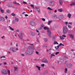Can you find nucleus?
<instances>
[{"label":"nucleus","instance_id":"obj_1","mask_svg":"<svg viewBox=\"0 0 75 75\" xmlns=\"http://www.w3.org/2000/svg\"><path fill=\"white\" fill-rule=\"evenodd\" d=\"M68 29L67 27H66V26H64L63 27V33L64 34H65L67 33L68 32Z\"/></svg>","mask_w":75,"mask_h":75},{"label":"nucleus","instance_id":"obj_2","mask_svg":"<svg viewBox=\"0 0 75 75\" xmlns=\"http://www.w3.org/2000/svg\"><path fill=\"white\" fill-rule=\"evenodd\" d=\"M26 54H29V55H31L33 53V51H31V50L30 48H28L27 50V51L25 52Z\"/></svg>","mask_w":75,"mask_h":75},{"label":"nucleus","instance_id":"obj_3","mask_svg":"<svg viewBox=\"0 0 75 75\" xmlns=\"http://www.w3.org/2000/svg\"><path fill=\"white\" fill-rule=\"evenodd\" d=\"M1 73L2 74H4V75H7L8 73V71L6 69H3L1 70Z\"/></svg>","mask_w":75,"mask_h":75},{"label":"nucleus","instance_id":"obj_4","mask_svg":"<svg viewBox=\"0 0 75 75\" xmlns=\"http://www.w3.org/2000/svg\"><path fill=\"white\" fill-rule=\"evenodd\" d=\"M10 50L12 51L13 52H16L18 50V48L12 47L10 48Z\"/></svg>","mask_w":75,"mask_h":75},{"label":"nucleus","instance_id":"obj_5","mask_svg":"<svg viewBox=\"0 0 75 75\" xmlns=\"http://www.w3.org/2000/svg\"><path fill=\"white\" fill-rule=\"evenodd\" d=\"M30 24L32 26H35V25H37L36 22L33 21H30Z\"/></svg>","mask_w":75,"mask_h":75},{"label":"nucleus","instance_id":"obj_6","mask_svg":"<svg viewBox=\"0 0 75 75\" xmlns=\"http://www.w3.org/2000/svg\"><path fill=\"white\" fill-rule=\"evenodd\" d=\"M64 18V16L63 15H60L58 17V18L59 20H61L63 18Z\"/></svg>","mask_w":75,"mask_h":75},{"label":"nucleus","instance_id":"obj_7","mask_svg":"<svg viewBox=\"0 0 75 75\" xmlns=\"http://www.w3.org/2000/svg\"><path fill=\"white\" fill-rule=\"evenodd\" d=\"M42 62H43L44 63H46V64H47L48 63V61L47 59L45 58L42 59Z\"/></svg>","mask_w":75,"mask_h":75},{"label":"nucleus","instance_id":"obj_8","mask_svg":"<svg viewBox=\"0 0 75 75\" xmlns=\"http://www.w3.org/2000/svg\"><path fill=\"white\" fill-rule=\"evenodd\" d=\"M55 5V2H54V1H50L49 3V6H54V5Z\"/></svg>","mask_w":75,"mask_h":75},{"label":"nucleus","instance_id":"obj_9","mask_svg":"<svg viewBox=\"0 0 75 75\" xmlns=\"http://www.w3.org/2000/svg\"><path fill=\"white\" fill-rule=\"evenodd\" d=\"M18 36L19 37V38L21 40H23V33H21L20 35H18Z\"/></svg>","mask_w":75,"mask_h":75},{"label":"nucleus","instance_id":"obj_10","mask_svg":"<svg viewBox=\"0 0 75 75\" xmlns=\"http://www.w3.org/2000/svg\"><path fill=\"white\" fill-rule=\"evenodd\" d=\"M69 36L71 39H74V37L73 34H69Z\"/></svg>","mask_w":75,"mask_h":75},{"label":"nucleus","instance_id":"obj_11","mask_svg":"<svg viewBox=\"0 0 75 75\" xmlns=\"http://www.w3.org/2000/svg\"><path fill=\"white\" fill-rule=\"evenodd\" d=\"M30 34L32 36H35V33L34 32L32 31L30 32Z\"/></svg>","mask_w":75,"mask_h":75},{"label":"nucleus","instance_id":"obj_12","mask_svg":"<svg viewBox=\"0 0 75 75\" xmlns=\"http://www.w3.org/2000/svg\"><path fill=\"white\" fill-rule=\"evenodd\" d=\"M35 8H36V9H37V11H38V13L40 14V8H39L36 7H35Z\"/></svg>","mask_w":75,"mask_h":75},{"label":"nucleus","instance_id":"obj_13","mask_svg":"<svg viewBox=\"0 0 75 75\" xmlns=\"http://www.w3.org/2000/svg\"><path fill=\"white\" fill-rule=\"evenodd\" d=\"M67 67L71 68L72 67V64H69L67 65Z\"/></svg>","mask_w":75,"mask_h":75},{"label":"nucleus","instance_id":"obj_14","mask_svg":"<svg viewBox=\"0 0 75 75\" xmlns=\"http://www.w3.org/2000/svg\"><path fill=\"white\" fill-rule=\"evenodd\" d=\"M35 67L36 68H38L39 71H40V68H41V67L40 66H39L38 65H36Z\"/></svg>","mask_w":75,"mask_h":75},{"label":"nucleus","instance_id":"obj_15","mask_svg":"<svg viewBox=\"0 0 75 75\" xmlns=\"http://www.w3.org/2000/svg\"><path fill=\"white\" fill-rule=\"evenodd\" d=\"M13 4H16V5H18V6H19L20 5V4L19 3L17 2L16 1H14L13 2Z\"/></svg>","mask_w":75,"mask_h":75},{"label":"nucleus","instance_id":"obj_16","mask_svg":"<svg viewBox=\"0 0 75 75\" xmlns=\"http://www.w3.org/2000/svg\"><path fill=\"white\" fill-rule=\"evenodd\" d=\"M52 21H48V22L47 23V24L48 25H50V24H51V23H52Z\"/></svg>","mask_w":75,"mask_h":75},{"label":"nucleus","instance_id":"obj_17","mask_svg":"<svg viewBox=\"0 0 75 75\" xmlns=\"http://www.w3.org/2000/svg\"><path fill=\"white\" fill-rule=\"evenodd\" d=\"M30 6H31V7H32V9H33V10H34L35 8H34V5L33 4H31Z\"/></svg>","mask_w":75,"mask_h":75},{"label":"nucleus","instance_id":"obj_18","mask_svg":"<svg viewBox=\"0 0 75 75\" xmlns=\"http://www.w3.org/2000/svg\"><path fill=\"white\" fill-rule=\"evenodd\" d=\"M58 10L60 12H63V11H64V10L62 9L61 8L59 9Z\"/></svg>","mask_w":75,"mask_h":75},{"label":"nucleus","instance_id":"obj_19","mask_svg":"<svg viewBox=\"0 0 75 75\" xmlns=\"http://www.w3.org/2000/svg\"><path fill=\"white\" fill-rule=\"evenodd\" d=\"M71 14L70 13H69L68 14L67 17L69 18H71Z\"/></svg>","mask_w":75,"mask_h":75},{"label":"nucleus","instance_id":"obj_20","mask_svg":"<svg viewBox=\"0 0 75 75\" xmlns=\"http://www.w3.org/2000/svg\"><path fill=\"white\" fill-rule=\"evenodd\" d=\"M47 33L48 35H50L51 34V31L49 30H47Z\"/></svg>","mask_w":75,"mask_h":75},{"label":"nucleus","instance_id":"obj_21","mask_svg":"<svg viewBox=\"0 0 75 75\" xmlns=\"http://www.w3.org/2000/svg\"><path fill=\"white\" fill-rule=\"evenodd\" d=\"M29 48H32V49H33V50H34V46H29L28 47Z\"/></svg>","mask_w":75,"mask_h":75},{"label":"nucleus","instance_id":"obj_22","mask_svg":"<svg viewBox=\"0 0 75 75\" xmlns=\"http://www.w3.org/2000/svg\"><path fill=\"white\" fill-rule=\"evenodd\" d=\"M9 27L10 28L11 30L12 31H13V30H14V28L11 27V26H9Z\"/></svg>","mask_w":75,"mask_h":75},{"label":"nucleus","instance_id":"obj_23","mask_svg":"<svg viewBox=\"0 0 75 75\" xmlns=\"http://www.w3.org/2000/svg\"><path fill=\"white\" fill-rule=\"evenodd\" d=\"M43 39L45 42H47V41H48V39H47V38H44Z\"/></svg>","mask_w":75,"mask_h":75},{"label":"nucleus","instance_id":"obj_24","mask_svg":"<svg viewBox=\"0 0 75 75\" xmlns=\"http://www.w3.org/2000/svg\"><path fill=\"white\" fill-rule=\"evenodd\" d=\"M74 5H75V2H72L71 3V4H70V6H71Z\"/></svg>","mask_w":75,"mask_h":75},{"label":"nucleus","instance_id":"obj_25","mask_svg":"<svg viewBox=\"0 0 75 75\" xmlns=\"http://www.w3.org/2000/svg\"><path fill=\"white\" fill-rule=\"evenodd\" d=\"M1 18H2V21L3 22H4V21H5V19L4 18L1 17Z\"/></svg>","mask_w":75,"mask_h":75},{"label":"nucleus","instance_id":"obj_26","mask_svg":"<svg viewBox=\"0 0 75 75\" xmlns=\"http://www.w3.org/2000/svg\"><path fill=\"white\" fill-rule=\"evenodd\" d=\"M45 30H49V28L48 27H45L43 28Z\"/></svg>","mask_w":75,"mask_h":75},{"label":"nucleus","instance_id":"obj_27","mask_svg":"<svg viewBox=\"0 0 75 75\" xmlns=\"http://www.w3.org/2000/svg\"><path fill=\"white\" fill-rule=\"evenodd\" d=\"M6 13H9V14H10V13H11V12L10 11V10L8 9L6 10Z\"/></svg>","mask_w":75,"mask_h":75},{"label":"nucleus","instance_id":"obj_28","mask_svg":"<svg viewBox=\"0 0 75 75\" xmlns=\"http://www.w3.org/2000/svg\"><path fill=\"white\" fill-rule=\"evenodd\" d=\"M14 70L15 71H17V69L18 68H17V67H14Z\"/></svg>","mask_w":75,"mask_h":75},{"label":"nucleus","instance_id":"obj_29","mask_svg":"<svg viewBox=\"0 0 75 75\" xmlns=\"http://www.w3.org/2000/svg\"><path fill=\"white\" fill-rule=\"evenodd\" d=\"M41 27L40 28V30H41V29H42V28L44 27V25H43V24H41Z\"/></svg>","mask_w":75,"mask_h":75},{"label":"nucleus","instance_id":"obj_30","mask_svg":"<svg viewBox=\"0 0 75 75\" xmlns=\"http://www.w3.org/2000/svg\"><path fill=\"white\" fill-rule=\"evenodd\" d=\"M1 13H3L4 12V10L1 9Z\"/></svg>","mask_w":75,"mask_h":75},{"label":"nucleus","instance_id":"obj_31","mask_svg":"<svg viewBox=\"0 0 75 75\" xmlns=\"http://www.w3.org/2000/svg\"><path fill=\"white\" fill-rule=\"evenodd\" d=\"M68 27L69 28H72V26L68 25Z\"/></svg>","mask_w":75,"mask_h":75},{"label":"nucleus","instance_id":"obj_32","mask_svg":"<svg viewBox=\"0 0 75 75\" xmlns=\"http://www.w3.org/2000/svg\"><path fill=\"white\" fill-rule=\"evenodd\" d=\"M59 1V3L60 4H61V5H62V4L63 3H62V0H60Z\"/></svg>","mask_w":75,"mask_h":75},{"label":"nucleus","instance_id":"obj_33","mask_svg":"<svg viewBox=\"0 0 75 75\" xmlns=\"http://www.w3.org/2000/svg\"><path fill=\"white\" fill-rule=\"evenodd\" d=\"M59 46L57 45V46H56L55 47V48L57 50V49H58L59 48Z\"/></svg>","mask_w":75,"mask_h":75},{"label":"nucleus","instance_id":"obj_34","mask_svg":"<svg viewBox=\"0 0 75 75\" xmlns=\"http://www.w3.org/2000/svg\"><path fill=\"white\" fill-rule=\"evenodd\" d=\"M64 46V44H63L62 43H60L59 44V46H60H60Z\"/></svg>","mask_w":75,"mask_h":75},{"label":"nucleus","instance_id":"obj_35","mask_svg":"<svg viewBox=\"0 0 75 75\" xmlns=\"http://www.w3.org/2000/svg\"><path fill=\"white\" fill-rule=\"evenodd\" d=\"M15 21H16V22H18L19 21L18 19L17 18H15Z\"/></svg>","mask_w":75,"mask_h":75},{"label":"nucleus","instance_id":"obj_36","mask_svg":"<svg viewBox=\"0 0 75 75\" xmlns=\"http://www.w3.org/2000/svg\"><path fill=\"white\" fill-rule=\"evenodd\" d=\"M67 71H68V69H67V68H66L64 71L65 73H67Z\"/></svg>","mask_w":75,"mask_h":75},{"label":"nucleus","instance_id":"obj_37","mask_svg":"<svg viewBox=\"0 0 75 75\" xmlns=\"http://www.w3.org/2000/svg\"><path fill=\"white\" fill-rule=\"evenodd\" d=\"M55 54H52L50 56V58H52V57H55Z\"/></svg>","mask_w":75,"mask_h":75},{"label":"nucleus","instance_id":"obj_38","mask_svg":"<svg viewBox=\"0 0 75 75\" xmlns=\"http://www.w3.org/2000/svg\"><path fill=\"white\" fill-rule=\"evenodd\" d=\"M54 44H57V45H58V43L57 42H54Z\"/></svg>","mask_w":75,"mask_h":75},{"label":"nucleus","instance_id":"obj_39","mask_svg":"<svg viewBox=\"0 0 75 75\" xmlns=\"http://www.w3.org/2000/svg\"><path fill=\"white\" fill-rule=\"evenodd\" d=\"M60 38L61 39V40H64V38L63 37H62L60 36Z\"/></svg>","mask_w":75,"mask_h":75},{"label":"nucleus","instance_id":"obj_40","mask_svg":"<svg viewBox=\"0 0 75 75\" xmlns=\"http://www.w3.org/2000/svg\"><path fill=\"white\" fill-rule=\"evenodd\" d=\"M45 74H48V70H45Z\"/></svg>","mask_w":75,"mask_h":75},{"label":"nucleus","instance_id":"obj_41","mask_svg":"<svg viewBox=\"0 0 75 75\" xmlns=\"http://www.w3.org/2000/svg\"><path fill=\"white\" fill-rule=\"evenodd\" d=\"M48 9H49V10H53V9L51 8L50 7H48L47 8Z\"/></svg>","mask_w":75,"mask_h":75},{"label":"nucleus","instance_id":"obj_42","mask_svg":"<svg viewBox=\"0 0 75 75\" xmlns=\"http://www.w3.org/2000/svg\"><path fill=\"white\" fill-rule=\"evenodd\" d=\"M11 16H15L16 14H14V13H12L11 14Z\"/></svg>","mask_w":75,"mask_h":75},{"label":"nucleus","instance_id":"obj_43","mask_svg":"<svg viewBox=\"0 0 75 75\" xmlns=\"http://www.w3.org/2000/svg\"><path fill=\"white\" fill-rule=\"evenodd\" d=\"M8 75H10V70H8Z\"/></svg>","mask_w":75,"mask_h":75},{"label":"nucleus","instance_id":"obj_44","mask_svg":"<svg viewBox=\"0 0 75 75\" xmlns=\"http://www.w3.org/2000/svg\"><path fill=\"white\" fill-rule=\"evenodd\" d=\"M42 20L43 21H44V22H45V19L44 18H42Z\"/></svg>","mask_w":75,"mask_h":75},{"label":"nucleus","instance_id":"obj_45","mask_svg":"<svg viewBox=\"0 0 75 75\" xmlns=\"http://www.w3.org/2000/svg\"><path fill=\"white\" fill-rule=\"evenodd\" d=\"M64 58L65 59H68V57H67L66 56H65L64 57Z\"/></svg>","mask_w":75,"mask_h":75},{"label":"nucleus","instance_id":"obj_46","mask_svg":"<svg viewBox=\"0 0 75 75\" xmlns=\"http://www.w3.org/2000/svg\"><path fill=\"white\" fill-rule=\"evenodd\" d=\"M41 66L42 67H44L45 66V64H42L41 65Z\"/></svg>","mask_w":75,"mask_h":75},{"label":"nucleus","instance_id":"obj_47","mask_svg":"<svg viewBox=\"0 0 75 75\" xmlns=\"http://www.w3.org/2000/svg\"><path fill=\"white\" fill-rule=\"evenodd\" d=\"M48 13H49V14H52V12H51V11H48Z\"/></svg>","mask_w":75,"mask_h":75},{"label":"nucleus","instance_id":"obj_48","mask_svg":"<svg viewBox=\"0 0 75 75\" xmlns=\"http://www.w3.org/2000/svg\"><path fill=\"white\" fill-rule=\"evenodd\" d=\"M56 37L57 36L55 35L52 37V38H53L54 39H55V38H56Z\"/></svg>","mask_w":75,"mask_h":75},{"label":"nucleus","instance_id":"obj_49","mask_svg":"<svg viewBox=\"0 0 75 75\" xmlns=\"http://www.w3.org/2000/svg\"><path fill=\"white\" fill-rule=\"evenodd\" d=\"M5 58L6 57H5V56H2L0 57V58Z\"/></svg>","mask_w":75,"mask_h":75},{"label":"nucleus","instance_id":"obj_50","mask_svg":"<svg viewBox=\"0 0 75 75\" xmlns=\"http://www.w3.org/2000/svg\"><path fill=\"white\" fill-rule=\"evenodd\" d=\"M59 52H56L55 54V55H57V54H59Z\"/></svg>","mask_w":75,"mask_h":75},{"label":"nucleus","instance_id":"obj_51","mask_svg":"<svg viewBox=\"0 0 75 75\" xmlns=\"http://www.w3.org/2000/svg\"><path fill=\"white\" fill-rule=\"evenodd\" d=\"M54 18H56V19L57 18V16L55 15L54 16Z\"/></svg>","mask_w":75,"mask_h":75},{"label":"nucleus","instance_id":"obj_52","mask_svg":"<svg viewBox=\"0 0 75 75\" xmlns=\"http://www.w3.org/2000/svg\"><path fill=\"white\" fill-rule=\"evenodd\" d=\"M62 37H63L65 38L66 37V35H62Z\"/></svg>","mask_w":75,"mask_h":75},{"label":"nucleus","instance_id":"obj_53","mask_svg":"<svg viewBox=\"0 0 75 75\" xmlns=\"http://www.w3.org/2000/svg\"><path fill=\"white\" fill-rule=\"evenodd\" d=\"M16 23V21H13L12 23L13 24H14V23Z\"/></svg>","mask_w":75,"mask_h":75},{"label":"nucleus","instance_id":"obj_54","mask_svg":"<svg viewBox=\"0 0 75 75\" xmlns=\"http://www.w3.org/2000/svg\"><path fill=\"white\" fill-rule=\"evenodd\" d=\"M23 4H27V2H25V1H23Z\"/></svg>","mask_w":75,"mask_h":75},{"label":"nucleus","instance_id":"obj_55","mask_svg":"<svg viewBox=\"0 0 75 75\" xmlns=\"http://www.w3.org/2000/svg\"><path fill=\"white\" fill-rule=\"evenodd\" d=\"M21 56L22 57H24V56H25V55H24V54H21Z\"/></svg>","mask_w":75,"mask_h":75},{"label":"nucleus","instance_id":"obj_56","mask_svg":"<svg viewBox=\"0 0 75 75\" xmlns=\"http://www.w3.org/2000/svg\"><path fill=\"white\" fill-rule=\"evenodd\" d=\"M36 54H37L38 55V54H39V52H38V51H36Z\"/></svg>","mask_w":75,"mask_h":75},{"label":"nucleus","instance_id":"obj_57","mask_svg":"<svg viewBox=\"0 0 75 75\" xmlns=\"http://www.w3.org/2000/svg\"><path fill=\"white\" fill-rule=\"evenodd\" d=\"M36 41L37 42H40V41H39V40H38V39H37Z\"/></svg>","mask_w":75,"mask_h":75},{"label":"nucleus","instance_id":"obj_58","mask_svg":"<svg viewBox=\"0 0 75 75\" xmlns=\"http://www.w3.org/2000/svg\"><path fill=\"white\" fill-rule=\"evenodd\" d=\"M5 18L6 20H7V18H8V17H7V16H6L5 17Z\"/></svg>","mask_w":75,"mask_h":75},{"label":"nucleus","instance_id":"obj_59","mask_svg":"<svg viewBox=\"0 0 75 75\" xmlns=\"http://www.w3.org/2000/svg\"><path fill=\"white\" fill-rule=\"evenodd\" d=\"M67 61H66L65 62V64H66V65H67Z\"/></svg>","mask_w":75,"mask_h":75},{"label":"nucleus","instance_id":"obj_60","mask_svg":"<svg viewBox=\"0 0 75 75\" xmlns=\"http://www.w3.org/2000/svg\"><path fill=\"white\" fill-rule=\"evenodd\" d=\"M4 64L5 65H6L7 64V63H6V62H4Z\"/></svg>","mask_w":75,"mask_h":75},{"label":"nucleus","instance_id":"obj_61","mask_svg":"<svg viewBox=\"0 0 75 75\" xmlns=\"http://www.w3.org/2000/svg\"><path fill=\"white\" fill-rule=\"evenodd\" d=\"M37 35L38 36H39V35H40V33H37Z\"/></svg>","mask_w":75,"mask_h":75},{"label":"nucleus","instance_id":"obj_62","mask_svg":"<svg viewBox=\"0 0 75 75\" xmlns=\"http://www.w3.org/2000/svg\"><path fill=\"white\" fill-rule=\"evenodd\" d=\"M7 6H8V7H10V4H8L7 5Z\"/></svg>","mask_w":75,"mask_h":75},{"label":"nucleus","instance_id":"obj_63","mask_svg":"<svg viewBox=\"0 0 75 75\" xmlns=\"http://www.w3.org/2000/svg\"><path fill=\"white\" fill-rule=\"evenodd\" d=\"M4 36H2L1 37V38H2V39L4 38Z\"/></svg>","mask_w":75,"mask_h":75},{"label":"nucleus","instance_id":"obj_64","mask_svg":"<svg viewBox=\"0 0 75 75\" xmlns=\"http://www.w3.org/2000/svg\"><path fill=\"white\" fill-rule=\"evenodd\" d=\"M19 29H17V30H16V31L17 32H19Z\"/></svg>","mask_w":75,"mask_h":75}]
</instances>
